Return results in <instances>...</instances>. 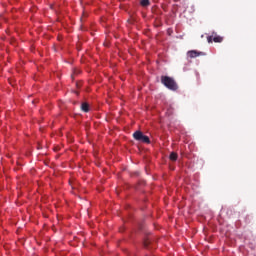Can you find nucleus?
<instances>
[{
  "label": "nucleus",
  "instance_id": "f257e3e1",
  "mask_svg": "<svg viewBox=\"0 0 256 256\" xmlns=\"http://www.w3.org/2000/svg\"><path fill=\"white\" fill-rule=\"evenodd\" d=\"M161 83L171 91L178 90V84L172 77L164 76V75L161 76Z\"/></svg>",
  "mask_w": 256,
  "mask_h": 256
},
{
  "label": "nucleus",
  "instance_id": "f03ea898",
  "mask_svg": "<svg viewBox=\"0 0 256 256\" xmlns=\"http://www.w3.org/2000/svg\"><path fill=\"white\" fill-rule=\"evenodd\" d=\"M133 138L138 142L150 144V138L147 135H144L142 131H135L133 134Z\"/></svg>",
  "mask_w": 256,
  "mask_h": 256
},
{
  "label": "nucleus",
  "instance_id": "7ed1b4c3",
  "mask_svg": "<svg viewBox=\"0 0 256 256\" xmlns=\"http://www.w3.org/2000/svg\"><path fill=\"white\" fill-rule=\"evenodd\" d=\"M203 55V52H199L197 50H190L188 51L187 53V56L190 58V59H194V58H197L199 56Z\"/></svg>",
  "mask_w": 256,
  "mask_h": 256
},
{
  "label": "nucleus",
  "instance_id": "20e7f679",
  "mask_svg": "<svg viewBox=\"0 0 256 256\" xmlns=\"http://www.w3.org/2000/svg\"><path fill=\"white\" fill-rule=\"evenodd\" d=\"M207 40L209 43H212L214 41L215 43H221L223 40V37L221 36H207Z\"/></svg>",
  "mask_w": 256,
  "mask_h": 256
},
{
  "label": "nucleus",
  "instance_id": "39448f33",
  "mask_svg": "<svg viewBox=\"0 0 256 256\" xmlns=\"http://www.w3.org/2000/svg\"><path fill=\"white\" fill-rule=\"evenodd\" d=\"M81 109L83 112L88 113L89 112V104L87 102H83L81 104Z\"/></svg>",
  "mask_w": 256,
  "mask_h": 256
},
{
  "label": "nucleus",
  "instance_id": "423d86ee",
  "mask_svg": "<svg viewBox=\"0 0 256 256\" xmlns=\"http://www.w3.org/2000/svg\"><path fill=\"white\" fill-rule=\"evenodd\" d=\"M169 158L171 161L175 162V161H177L178 154L176 152H171Z\"/></svg>",
  "mask_w": 256,
  "mask_h": 256
},
{
  "label": "nucleus",
  "instance_id": "0eeeda50",
  "mask_svg": "<svg viewBox=\"0 0 256 256\" xmlns=\"http://www.w3.org/2000/svg\"><path fill=\"white\" fill-rule=\"evenodd\" d=\"M140 4L142 7H148L150 5V1L149 0H141Z\"/></svg>",
  "mask_w": 256,
  "mask_h": 256
},
{
  "label": "nucleus",
  "instance_id": "6e6552de",
  "mask_svg": "<svg viewBox=\"0 0 256 256\" xmlns=\"http://www.w3.org/2000/svg\"><path fill=\"white\" fill-rule=\"evenodd\" d=\"M149 244H150L149 240H145L144 246H145V247H148Z\"/></svg>",
  "mask_w": 256,
  "mask_h": 256
}]
</instances>
